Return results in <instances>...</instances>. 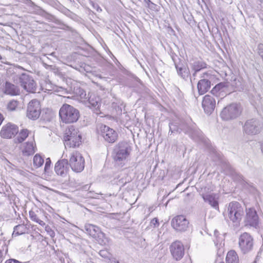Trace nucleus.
<instances>
[{"label": "nucleus", "mask_w": 263, "mask_h": 263, "mask_svg": "<svg viewBox=\"0 0 263 263\" xmlns=\"http://www.w3.org/2000/svg\"><path fill=\"white\" fill-rule=\"evenodd\" d=\"M43 64L46 69L51 71L55 75L59 76V77H63V74L61 72L60 70L59 69V68L55 66V65H48L44 62L43 63Z\"/></svg>", "instance_id": "obj_30"}, {"label": "nucleus", "mask_w": 263, "mask_h": 263, "mask_svg": "<svg viewBox=\"0 0 263 263\" xmlns=\"http://www.w3.org/2000/svg\"><path fill=\"white\" fill-rule=\"evenodd\" d=\"M84 229L88 234L96 238L100 245L109 244L110 239L106 237L105 234L101 231L98 227L91 224H86L84 226Z\"/></svg>", "instance_id": "obj_4"}, {"label": "nucleus", "mask_w": 263, "mask_h": 263, "mask_svg": "<svg viewBox=\"0 0 263 263\" xmlns=\"http://www.w3.org/2000/svg\"><path fill=\"white\" fill-rule=\"evenodd\" d=\"M35 152V150L33 141L27 142L22 150L23 154L25 156L33 155Z\"/></svg>", "instance_id": "obj_24"}, {"label": "nucleus", "mask_w": 263, "mask_h": 263, "mask_svg": "<svg viewBox=\"0 0 263 263\" xmlns=\"http://www.w3.org/2000/svg\"><path fill=\"white\" fill-rule=\"evenodd\" d=\"M170 131H171L172 133H173V130L171 127V124H170Z\"/></svg>", "instance_id": "obj_50"}, {"label": "nucleus", "mask_w": 263, "mask_h": 263, "mask_svg": "<svg viewBox=\"0 0 263 263\" xmlns=\"http://www.w3.org/2000/svg\"><path fill=\"white\" fill-rule=\"evenodd\" d=\"M69 162L71 170L75 172H81L84 168V159L77 151H74L70 154Z\"/></svg>", "instance_id": "obj_8"}, {"label": "nucleus", "mask_w": 263, "mask_h": 263, "mask_svg": "<svg viewBox=\"0 0 263 263\" xmlns=\"http://www.w3.org/2000/svg\"><path fill=\"white\" fill-rule=\"evenodd\" d=\"M51 163V160H50V158H47L46 160V163H45V168H44L45 172H47L49 170V168L50 167Z\"/></svg>", "instance_id": "obj_41"}, {"label": "nucleus", "mask_w": 263, "mask_h": 263, "mask_svg": "<svg viewBox=\"0 0 263 263\" xmlns=\"http://www.w3.org/2000/svg\"><path fill=\"white\" fill-rule=\"evenodd\" d=\"M5 263H21V262L16 259H9L8 260H7L6 261Z\"/></svg>", "instance_id": "obj_44"}, {"label": "nucleus", "mask_w": 263, "mask_h": 263, "mask_svg": "<svg viewBox=\"0 0 263 263\" xmlns=\"http://www.w3.org/2000/svg\"><path fill=\"white\" fill-rule=\"evenodd\" d=\"M110 54H111V56H112V57H113V58H114L116 61H117V59H116V58L114 57V55H113L111 52H110Z\"/></svg>", "instance_id": "obj_53"}, {"label": "nucleus", "mask_w": 263, "mask_h": 263, "mask_svg": "<svg viewBox=\"0 0 263 263\" xmlns=\"http://www.w3.org/2000/svg\"><path fill=\"white\" fill-rule=\"evenodd\" d=\"M150 224L151 226L153 227L154 228L158 227L159 225L158 219L157 218H153L151 220Z\"/></svg>", "instance_id": "obj_40"}, {"label": "nucleus", "mask_w": 263, "mask_h": 263, "mask_svg": "<svg viewBox=\"0 0 263 263\" xmlns=\"http://www.w3.org/2000/svg\"><path fill=\"white\" fill-rule=\"evenodd\" d=\"M144 2L146 4V6L153 11H158V6L152 2L150 0H144Z\"/></svg>", "instance_id": "obj_35"}, {"label": "nucleus", "mask_w": 263, "mask_h": 263, "mask_svg": "<svg viewBox=\"0 0 263 263\" xmlns=\"http://www.w3.org/2000/svg\"><path fill=\"white\" fill-rule=\"evenodd\" d=\"M90 185L89 184H86L82 187V190L84 191H87L89 189Z\"/></svg>", "instance_id": "obj_45"}, {"label": "nucleus", "mask_w": 263, "mask_h": 263, "mask_svg": "<svg viewBox=\"0 0 263 263\" xmlns=\"http://www.w3.org/2000/svg\"><path fill=\"white\" fill-rule=\"evenodd\" d=\"M258 216L253 208L246 209L245 223L246 226L256 227L258 224Z\"/></svg>", "instance_id": "obj_15"}, {"label": "nucleus", "mask_w": 263, "mask_h": 263, "mask_svg": "<svg viewBox=\"0 0 263 263\" xmlns=\"http://www.w3.org/2000/svg\"><path fill=\"white\" fill-rule=\"evenodd\" d=\"M218 232L217 231H215L214 232V236L216 237V239L214 240L215 245L217 246L219 242L221 243L222 240V238L221 237L218 236Z\"/></svg>", "instance_id": "obj_39"}, {"label": "nucleus", "mask_w": 263, "mask_h": 263, "mask_svg": "<svg viewBox=\"0 0 263 263\" xmlns=\"http://www.w3.org/2000/svg\"><path fill=\"white\" fill-rule=\"evenodd\" d=\"M219 263H224V262H223V261H221V262H220Z\"/></svg>", "instance_id": "obj_56"}, {"label": "nucleus", "mask_w": 263, "mask_h": 263, "mask_svg": "<svg viewBox=\"0 0 263 263\" xmlns=\"http://www.w3.org/2000/svg\"><path fill=\"white\" fill-rule=\"evenodd\" d=\"M225 215L234 226L238 227L244 215L243 208L237 201L231 202L227 206Z\"/></svg>", "instance_id": "obj_1"}, {"label": "nucleus", "mask_w": 263, "mask_h": 263, "mask_svg": "<svg viewBox=\"0 0 263 263\" xmlns=\"http://www.w3.org/2000/svg\"><path fill=\"white\" fill-rule=\"evenodd\" d=\"M240 105L232 103L224 107L220 112V117L223 120L228 121L238 118L241 113Z\"/></svg>", "instance_id": "obj_5"}, {"label": "nucleus", "mask_w": 263, "mask_h": 263, "mask_svg": "<svg viewBox=\"0 0 263 263\" xmlns=\"http://www.w3.org/2000/svg\"><path fill=\"white\" fill-rule=\"evenodd\" d=\"M29 3L30 6H35V4L30 0L29 1Z\"/></svg>", "instance_id": "obj_49"}, {"label": "nucleus", "mask_w": 263, "mask_h": 263, "mask_svg": "<svg viewBox=\"0 0 263 263\" xmlns=\"http://www.w3.org/2000/svg\"><path fill=\"white\" fill-rule=\"evenodd\" d=\"M41 110L40 102L36 100H32L28 105L27 117L33 120H36L40 116Z\"/></svg>", "instance_id": "obj_11"}, {"label": "nucleus", "mask_w": 263, "mask_h": 263, "mask_svg": "<svg viewBox=\"0 0 263 263\" xmlns=\"http://www.w3.org/2000/svg\"><path fill=\"white\" fill-rule=\"evenodd\" d=\"M101 136L108 143L115 142L118 138L117 132L106 125H101Z\"/></svg>", "instance_id": "obj_14"}, {"label": "nucleus", "mask_w": 263, "mask_h": 263, "mask_svg": "<svg viewBox=\"0 0 263 263\" xmlns=\"http://www.w3.org/2000/svg\"><path fill=\"white\" fill-rule=\"evenodd\" d=\"M261 151H262V153H263V145L261 146Z\"/></svg>", "instance_id": "obj_54"}, {"label": "nucleus", "mask_w": 263, "mask_h": 263, "mask_svg": "<svg viewBox=\"0 0 263 263\" xmlns=\"http://www.w3.org/2000/svg\"><path fill=\"white\" fill-rule=\"evenodd\" d=\"M21 69H22L21 68H20V67L15 68L13 69V72H15V73H16V72H18V71L19 70H21Z\"/></svg>", "instance_id": "obj_47"}, {"label": "nucleus", "mask_w": 263, "mask_h": 263, "mask_svg": "<svg viewBox=\"0 0 263 263\" xmlns=\"http://www.w3.org/2000/svg\"><path fill=\"white\" fill-rule=\"evenodd\" d=\"M201 196L205 202L209 203L216 210L219 209V196L217 194L213 193H202Z\"/></svg>", "instance_id": "obj_20"}, {"label": "nucleus", "mask_w": 263, "mask_h": 263, "mask_svg": "<svg viewBox=\"0 0 263 263\" xmlns=\"http://www.w3.org/2000/svg\"><path fill=\"white\" fill-rule=\"evenodd\" d=\"M29 135V131L26 129L22 130L17 137L18 142L21 143L24 141Z\"/></svg>", "instance_id": "obj_33"}, {"label": "nucleus", "mask_w": 263, "mask_h": 263, "mask_svg": "<svg viewBox=\"0 0 263 263\" xmlns=\"http://www.w3.org/2000/svg\"><path fill=\"white\" fill-rule=\"evenodd\" d=\"M170 251L173 258L176 260H180L184 255V247L180 241H175L170 246Z\"/></svg>", "instance_id": "obj_12"}, {"label": "nucleus", "mask_w": 263, "mask_h": 263, "mask_svg": "<svg viewBox=\"0 0 263 263\" xmlns=\"http://www.w3.org/2000/svg\"><path fill=\"white\" fill-rule=\"evenodd\" d=\"M18 105V102L15 100H12L9 102L7 108L9 110H14Z\"/></svg>", "instance_id": "obj_36"}, {"label": "nucleus", "mask_w": 263, "mask_h": 263, "mask_svg": "<svg viewBox=\"0 0 263 263\" xmlns=\"http://www.w3.org/2000/svg\"><path fill=\"white\" fill-rule=\"evenodd\" d=\"M26 228L24 225L19 224L14 228L12 236H18L25 233Z\"/></svg>", "instance_id": "obj_32"}, {"label": "nucleus", "mask_w": 263, "mask_h": 263, "mask_svg": "<svg viewBox=\"0 0 263 263\" xmlns=\"http://www.w3.org/2000/svg\"><path fill=\"white\" fill-rule=\"evenodd\" d=\"M14 81L21 86L27 91L34 92L35 90L36 83L34 80L28 74L23 73L13 78Z\"/></svg>", "instance_id": "obj_7"}, {"label": "nucleus", "mask_w": 263, "mask_h": 263, "mask_svg": "<svg viewBox=\"0 0 263 263\" xmlns=\"http://www.w3.org/2000/svg\"><path fill=\"white\" fill-rule=\"evenodd\" d=\"M253 243V239L249 233L245 232L239 236V247L243 254L252 250Z\"/></svg>", "instance_id": "obj_10"}, {"label": "nucleus", "mask_w": 263, "mask_h": 263, "mask_svg": "<svg viewBox=\"0 0 263 263\" xmlns=\"http://www.w3.org/2000/svg\"><path fill=\"white\" fill-rule=\"evenodd\" d=\"M35 7H37L39 9V10L40 11V12H39V13L40 12V10H42V9L39 7H37V6H36L35 5Z\"/></svg>", "instance_id": "obj_51"}, {"label": "nucleus", "mask_w": 263, "mask_h": 263, "mask_svg": "<svg viewBox=\"0 0 263 263\" xmlns=\"http://www.w3.org/2000/svg\"><path fill=\"white\" fill-rule=\"evenodd\" d=\"M39 14L45 18L46 20H49V21L58 24H60V21L54 16L46 12L43 10H40Z\"/></svg>", "instance_id": "obj_29"}, {"label": "nucleus", "mask_w": 263, "mask_h": 263, "mask_svg": "<svg viewBox=\"0 0 263 263\" xmlns=\"http://www.w3.org/2000/svg\"><path fill=\"white\" fill-rule=\"evenodd\" d=\"M3 120H4V118L2 116V115L0 114V125H1Z\"/></svg>", "instance_id": "obj_48"}, {"label": "nucleus", "mask_w": 263, "mask_h": 263, "mask_svg": "<svg viewBox=\"0 0 263 263\" xmlns=\"http://www.w3.org/2000/svg\"><path fill=\"white\" fill-rule=\"evenodd\" d=\"M211 76L208 73H203L202 79L199 81L197 84L198 91L199 95H203L211 87V81L209 79Z\"/></svg>", "instance_id": "obj_16"}, {"label": "nucleus", "mask_w": 263, "mask_h": 263, "mask_svg": "<svg viewBox=\"0 0 263 263\" xmlns=\"http://www.w3.org/2000/svg\"><path fill=\"white\" fill-rule=\"evenodd\" d=\"M28 85V82H26V85Z\"/></svg>", "instance_id": "obj_55"}, {"label": "nucleus", "mask_w": 263, "mask_h": 263, "mask_svg": "<svg viewBox=\"0 0 263 263\" xmlns=\"http://www.w3.org/2000/svg\"><path fill=\"white\" fill-rule=\"evenodd\" d=\"M45 230L48 232H50L52 234H53L54 232L51 230V229L50 228V227L48 226H47L45 227Z\"/></svg>", "instance_id": "obj_46"}, {"label": "nucleus", "mask_w": 263, "mask_h": 263, "mask_svg": "<svg viewBox=\"0 0 263 263\" xmlns=\"http://www.w3.org/2000/svg\"><path fill=\"white\" fill-rule=\"evenodd\" d=\"M4 92L5 93L11 96H16L20 93V89L14 84L6 82L5 85Z\"/></svg>", "instance_id": "obj_22"}, {"label": "nucleus", "mask_w": 263, "mask_h": 263, "mask_svg": "<svg viewBox=\"0 0 263 263\" xmlns=\"http://www.w3.org/2000/svg\"><path fill=\"white\" fill-rule=\"evenodd\" d=\"M29 217L30 219L41 225L42 227L45 226V223L42 220H41L36 212L33 210L30 211L29 212Z\"/></svg>", "instance_id": "obj_31"}, {"label": "nucleus", "mask_w": 263, "mask_h": 263, "mask_svg": "<svg viewBox=\"0 0 263 263\" xmlns=\"http://www.w3.org/2000/svg\"><path fill=\"white\" fill-rule=\"evenodd\" d=\"M119 263H120V262H119Z\"/></svg>", "instance_id": "obj_58"}, {"label": "nucleus", "mask_w": 263, "mask_h": 263, "mask_svg": "<svg viewBox=\"0 0 263 263\" xmlns=\"http://www.w3.org/2000/svg\"><path fill=\"white\" fill-rule=\"evenodd\" d=\"M69 170V165L66 159L60 160L55 163L54 170L58 175L62 177L66 176L68 174Z\"/></svg>", "instance_id": "obj_18"}, {"label": "nucleus", "mask_w": 263, "mask_h": 263, "mask_svg": "<svg viewBox=\"0 0 263 263\" xmlns=\"http://www.w3.org/2000/svg\"><path fill=\"white\" fill-rule=\"evenodd\" d=\"M81 139L79 131L73 126L71 125L66 128L64 135L65 147L71 148L79 146L81 143Z\"/></svg>", "instance_id": "obj_2"}, {"label": "nucleus", "mask_w": 263, "mask_h": 263, "mask_svg": "<svg viewBox=\"0 0 263 263\" xmlns=\"http://www.w3.org/2000/svg\"><path fill=\"white\" fill-rule=\"evenodd\" d=\"M73 97L78 101L86 103L87 101V96L86 92L80 87H76L73 90Z\"/></svg>", "instance_id": "obj_23"}, {"label": "nucleus", "mask_w": 263, "mask_h": 263, "mask_svg": "<svg viewBox=\"0 0 263 263\" xmlns=\"http://www.w3.org/2000/svg\"><path fill=\"white\" fill-rule=\"evenodd\" d=\"M228 87V84L225 82H221L217 84L211 90V93L218 96L221 92L224 91Z\"/></svg>", "instance_id": "obj_25"}, {"label": "nucleus", "mask_w": 263, "mask_h": 263, "mask_svg": "<svg viewBox=\"0 0 263 263\" xmlns=\"http://www.w3.org/2000/svg\"><path fill=\"white\" fill-rule=\"evenodd\" d=\"M191 68L195 71L193 73V76H195L196 72L206 68V64L202 61H195L192 64Z\"/></svg>", "instance_id": "obj_27"}, {"label": "nucleus", "mask_w": 263, "mask_h": 263, "mask_svg": "<svg viewBox=\"0 0 263 263\" xmlns=\"http://www.w3.org/2000/svg\"><path fill=\"white\" fill-rule=\"evenodd\" d=\"M131 151L132 147L127 142H120L114 148V160L120 162L126 160L129 156Z\"/></svg>", "instance_id": "obj_6"}, {"label": "nucleus", "mask_w": 263, "mask_h": 263, "mask_svg": "<svg viewBox=\"0 0 263 263\" xmlns=\"http://www.w3.org/2000/svg\"><path fill=\"white\" fill-rule=\"evenodd\" d=\"M35 7H37L39 9V10L40 11V12H39V13L40 12V10H42V9L39 7H37V6H36L35 5Z\"/></svg>", "instance_id": "obj_52"}, {"label": "nucleus", "mask_w": 263, "mask_h": 263, "mask_svg": "<svg viewBox=\"0 0 263 263\" xmlns=\"http://www.w3.org/2000/svg\"><path fill=\"white\" fill-rule=\"evenodd\" d=\"M18 132V127L15 125L9 123L3 126L0 132V135L4 138H11Z\"/></svg>", "instance_id": "obj_17"}, {"label": "nucleus", "mask_w": 263, "mask_h": 263, "mask_svg": "<svg viewBox=\"0 0 263 263\" xmlns=\"http://www.w3.org/2000/svg\"><path fill=\"white\" fill-rule=\"evenodd\" d=\"M89 104V107H94L97 111H100L101 100L100 97L95 93H89L87 95V101ZM98 114V111H96Z\"/></svg>", "instance_id": "obj_21"}, {"label": "nucleus", "mask_w": 263, "mask_h": 263, "mask_svg": "<svg viewBox=\"0 0 263 263\" xmlns=\"http://www.w3.org/2000/svg\"><path fill=\"white\" fill-rule=\"evenodd\" d=\"M99 255L108 260L109 257H111V254L107 250H102L99 252Z\"/></svg>", "instance_id": "obj_37"}, {"label": "nucleus", "mask_w": 263, "mask_h": 263, "mask_svg": "<svg viewBox=\"0 0 263 263\" xmlns=\"http://www.w3.org/2000/svg\"><path fill=\"white\" fill-rule=\"evenodd\" d=\"M226 263H239V258L236 252L234 250H231L227 253Z\"/></svg>", "instance_id": "obj_26"}, {"label": "nucleus", "mask_w": 263, "mask_h": 263, "mask_svg": "<svg viewBox=\"0 0 263 263\" xmlns=\"http://www.w3.org/2000/svg\"><path fill=\"white\" fill-rule=\"evenodd\" d=\"M33 164L36 167L41 166L44 163L43 158L39 154H36L33 157Z\"/></svg>", "instance_id": "obj_34"}, {"label": "nucleus", "mask_w": 263, "mask_h": 263, "mask_svg": "<svg viewBox=\"0 0 263 263\" xmlns=\"http://www.w3.org/2000/svg\"><path fill=\"white\" fill-rule=\"evenodd\" d=\"M59 116L63 122L72 123L78 120L79 111L73 106L67 104H64L59 110Z\"/></svg>", "instance_id": "obj_3"}, {"label": "nucleus", "mask_w": 263, "mask_h": 263, "mask_svg": "<svg viewBox=\"0 0 263 263\" xmlns=\"http://www.w3.org/2000/svg\"><path fill=\"white\" fill-rule=\"evenodd\" d=\"M227 169L224 170V172L227 175H233L234 171L233 168L230 165H226Z\"/></svg>", "instance_id": "obj_38"}, {"label": "nucleus", "mask_w": 263, "mask_h": 263, "mask_svg": "<svg viewBox=\"0 0 263 263\" xmlns=\"http://www.w3.org/2000/svg\"><path fill=\"white\" fill-rule=\"evenodd\" d=\"M81 67V68H83L84 70L86 72H90L91 71V67L89 65L84 64V65Z\"/></svg>", "instance_id": "obj_42"}, {"label": "nucleus", "mask_w": 263, "mask_h": 263, "mask_svg": "<svg viewBox=\"0 0 263 263\" xmlns=\"http://www.w3.org/2000/svg\"><path fill=\"white\" fill-rule=\"evenodd\" d=\"M262 127V123L258 120L252 119L247 120L243 127V132L250 135L259 134Z\"/></svg>", "instance_id": "obj_9"}, {"label": "nucleus", "mask_w": 263, "mask_h": 263, "mask_svg": "<svg viewBox=\"0 0 263 263\" xmlns=\"http://www.w3.org/2000/svg\"><path fill=\"white\" fill-rule=\"evenodd\" d=\"M253 263H256V261H255Z\"/></svg>", "instance_id": "obj_57"}, {"label": "nucleus", "mask_w": 263, "mask_h": 263, "mask_svg": "<svg viewBox=\"0 0 263 263\" xmlns=\"http://www.w3.org/2000/svg\"><path fill=\"white\" fill-rule=\"evenodd\" d=\"M108 263H119V261L115 258L109 257V259L107 261Z\"/></svg>", "instance_id": "obj_43"}, {"label": "nucleus", "mask_w": 263, "mask_h": 263, "mask_svg": "<svg viewBox=\"0 0 263 263\" xmlns=\"http://www.w3.org/2000/svg\"><path fill=\"white\" fill-rule=\"evenodd\" d=\"M175 67L177 69L178 74L183 79H185L189 76V69L185 66H179V65L175 64Z\"/></svg>", "instance_id": "obj_28"}, {"label": "nucleus", "mask_w": 263, "mask_h": 263, "mask_svg": "<svg viewBox=\"0 0 263 263\" xmlns=\"http://www.w3.org/2000/svg\"><path fill=\"white\" fill-rule=\"evenodd\" d=\"M216 105L215 99L210 95H205L202 100V106L204 112L211 114L214 110Z\"/></svg>", "instance_id": "obj_19"}, {"label": "nucleus", "mask_w": 263, "mask_h": 263, "mask_svg": "<svg viewBox=\"0 0 263 263\" xmlns=\"http://www.w3.org/2000/svg\"><path fill=\"white\" fill-rule=\"evenodd\" d=\"M189 224V221L183 215H178L174 217L171 221L172 227L177 231H186Z\"/></svg>", "instance_id": "obj_13"}]
</instances>
